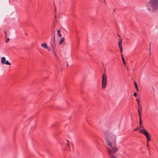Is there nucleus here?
I'll use <instances>...</instances> for the list:
<instances>
[{
  "instance_id": "nucleus-2",
  "label": "nucleus",
  "mask_w": 158,
  "mask_h": 158,
  "mask_svg": "<svg viewBox=\"0 0 158 158\" xmlns=\"http://www.w3.org/2000/svg\"><path fill=\"white\" fill-rule=\"evenodd\" d=\"M148 7L150 11L158 10V0H151L148 5Z\"/></svg>"
},
{
  "instance_id": "nucleus-14",
  "label": "nucleus",
  "mask_w": 158,
  "mask_h": 158,
  "mask_svg": "<svg viewBox=\"0 0 158 158\" xmlns=\"http://www.w3.org/2000/svg\"><path fill=\"white\" fill-rule=\"evenodd\" d=\"M5 64H8V65H11V63L10 62H9L8 60H7L5 62Z\"/></svg>"
},
{
  "instance_id": "nucleus-19",
  "label": "nucleus",
  "mask_w": 158,
  "mask_h": 158,
  "mask_svg": "<svg viewBox=\"0 0 158 158\" xmlns=\"http://www.w3.org/2000/svg\"><path fill=\"white\" fill-rule=\"evenodd\" d=\"M139 129V127L136 128L134 129V131H137L138 129Z\"/></svg>"
},
{
  "instance_id": "nucleus-5",
  "label": "nucleus",
  "mask_w": 158,
  "mask_h": 158,
  "mask_svg": "<svg viewBox=\"0 0 158 158\" xmlns=\"http://www.w3.org/2000/svg\"><path fill=\"white\" fill-rule=\"evenodd\" d=\"M50 46L49 47V48L55 49L56 46L55 42L54 41H52L50 42Z\"/></svg>"
},
{
  "instance_id": "nucleus-29",
  "label": "nucleus",
  "mask_w": 158,
  "mask_h": 158,
  "mask_svg": "<svg viewBox=\"0 0 158 158\" xmlns=\"http://www.w3.org/2000/svg\"><path fill=\"white\" fill-rule=\"evenodd\" d=\"M104 2L105 3V0H104Z\"/></svg>"
},
{
  "instance_id": "nucleus-24",
  "label": "nucleus",
  "mask_w": 158,
  "mask_h": 158,
  "mask_svg": "<svg viewBox=\"0 0 158 158\" xmlns=\"http://www.w3.org/2000/svg\"><path fill=\"white\" fill-rule=\"evenodd\" d=\"M55 35H53V41H55Z\"/></svg>"
},
{
  "instance_id": "nucleus-7",
  "label": "nucleus",
  "mask_w": 158,
  "mask_h": 158,
  "mask_svg": "<svg viewBox=\"0 0 158 158\" xmlns=\"http://www.w3.org/2000/svg\"><path fill=\"white\" fill-rule=\"evenodd\" d=\"M122 40L121 39L119 41V42L118 43V46L119 48V49H123L122 47Z\"/></svg>"
},
{
  "instance_id": "nucleus-9",
  "label": "nucleus",
  "mask_w": 158,
  "mask_h": 158,
  "mask_svg": "<svg viewBox=\"0 0 158 158\" xmlns=\"http://www.w3.org/2000/svg\"><path fill=\"white\" fill-rule=\"evenodd\" d=\"M121 57H122V60L124 64L125 65L126 64V62H125V61L124 58H123V55L122 54H121Z\"/></svg>"
},
{
  "instance_id": "nucleus-16",
  "label": "nucleus",
  "mask_w": 158,
  "mask_h": 158,
  "mask_svg": "<svg viewBox=\"0 0 158 158\" xmlns=\"http://www.w3.org/2000/svg\"><path fill=\"white\" fill-rule=\"evenodd\" d=\"M52 50V52L53 54L55 56H56V52L55 51V50Z\"/></svg>"
},
{
  "instance_id": "nucleus-15",
  "label": "nucleus",
  "mask_w": 158,
  "mask_h": 158,
  "mask_svg": "<svg viewBox=\"0 0 158 158\" xmlns=\"http://www.w3.org/2000/svg\"><path fill=\"white\" fill-rule=\"evenodd\" d=\"M139 125H140V127H139V128H142V129L144 128V127H143L142 124V122H141V124H139Z\"/></svg>"
},
{
  "instance_id": "nucleus-4",
  "label": "nucleus",
  "mask_w": 158,
  "mask_h": 158,
  "mask_svg": "<svg viewBox=\"0 0 158 158\" xmlns=\"http://www.w3.org/2000/svg\"><path fill=\"white\" fill-rule=\"evenodd\" d=\"M139 130L140 132L143 134L147 138V142L150 140V137L149 134L144 128L143 129H139Z\"/></svg>"
},
{
  "instance_id": "nucleus-8",
  "label": "nucleus",
  "mask_w": 158,
  "mask_h": 158,
  "mask_svg": "<svg viewBox=\"0 0 158 158\" xmlns=\"http://www.w3.org/2000/svg\"><path fill=\"white\" fill-rule=\"evenodd\" d=\"M6 61V58L5 57H3L2 58L1 63L2 64H4L5 63Z\"/></svg>"
},
{
  "instance_id": "nucleus-12",
  "label": "nucleus",
  "mask_w": 158,
  "mask_h": 158,
  "mask_svg": "<svg viewBox=\"0 0 158 158\" xmlns=\"http://www.w3.org/2000/svg\"><path fill=\"white\" fill-rule=\"evenodd\" d=\"M134 84H135V88L137 89V90L138 91L139 89L138 88L137 84L135 82H134Z\"/></svg>"
},
{
  "instance_id": "nucleus-18",
  "label": "nucleus",
  "mask_w": 158,
  "mask_h": 158,
  "mask_svg": "<svg viewBox=\"0 0 158 158\" xmlns=\"http://www.w3.org/2000/svg\"><path fill=\"white\" fill-rule=\"evenodd\" d=\"M9 40V38H8L7 39H6L5 42L6 43L8 42Z\"/></svg>"
},
{
  "instance_id": "nucleus-20",
  "label": "nucleus",
  "mask_w": 158,
  "mask_h": 158,
  "mask_svg": "<svg viewBox=\"0 0 158 158\" xmlns=\"http://www.w3.org/2000/svg\"><path fill=\"white\" fill-rule=\"evenodd\" d=\"M134 96L135 97H137V94L136 93H134Z\"/></svg>"
},
{
  "instance_id": "nucleus-17",
  "label": "nucleus",
  "mask_w": 158,
  "mask_h": 158,
  "mask_svg": "<svg viewBox=\"0 0 158 158\" xmlns=\"http://www.w3.org/2000/svg\"><path fill=\"white\" fill-rule=\"evenodd\" d=\"M136 100L137 102L138 105V106H139V101L138 99V98H136Z\"/></svg>"
},
{
  "instance_id": "nucleus-26",
  "label": "nucleus",
  "mask_w": 158,
  "mask_h": 158,
  "mask_svg": "<svg viewBox=\"0 0 158 158\" xmlns=\"http://www.w3.org/2000/svg\"><path fill=\"white\" fill-rule=\"evenodd\" d=\"M68 66H69V65H68V62H67V67H68Z\"/></svg>"
},
{
  "instance_id": "nucleus-6",
  "label": "nucleus",
  "mask_w": 158,
  "mask_h": 158,
  "mask_svg": "<svg viewBox=\"0 0 158 158\" xmlns=\"http://www.w3.org/2000/svg\"><path fill=\"white\" fill-rule=\"evenodd\" d=\"M41 46L44 49H48V48L46 43L42 44H41Z\"/></svg>"
},
{
  "instance_id": "nucleus-30",
  "label": "nucleus",
  "mask_w": 158,
  "mask_h": 158,
  "mask_svg": "<svg viewBox=\"0 0 158 158\" xmlns=\"http://www.w3.org/2000/svg\"><path fill=\"white\" fill-rule=\"evenodd\" d=\"M4 33H5V34L6 35V32H4Z\"/></svg>"
},
{
  "instance_id": "nucleus-1",
  "label": "nucleus",
  "mask_w": 158,
  "mask_h": 158,
  "mask_svg": "<svg viewBox=\"0 0 158 158\" xmlns=\"http://www.w3.org/2000/svg\"><path fill=\"white\" fill-rule=\"evenodd\" d=\"M105 139L106 144L110 146L112 149L113 151L110 148H107L108 153L111 158H116V157L113 155V152L116 153L118 151V149L116 147L115 143L111 141L115 140V138L112 135V133L108 131H106L105 133Z\"/></svg>"
},
{
  "instance_id": "nucleus-11",
  "label": "nucleus",
  "mask_w": 158,
  "mask_h": 158,
  "mask_svg": "<svg viewBox=\"0 0 158 158\" xmlns=\"http://www.w3.org/2000/svg\"><path fill=\"white\" fill-rule=\"evenodd\" d=\"M139 124H141V122H142L141 119V113L139 114Z\"/></svg>"
},
{
  "instance_id": "nucleus-10",
  "label": "nucleus",
  "mask_w": 158,
  "mask_h": 158,
  "mask_svg": "<svg viewBox=\"0 0 158 158\" xmlns=\"http://www.w3.org/2000/svg\"><path fill=\"white\" fill-rule=\"evenodd\" d=\"M64 41V38H62L60 39L59 41V44H61Z\"/></svg>"
},
{
  "instance_id": "nucleus-23",
  "label": "nucleus",
  "mask_w": 158,
  "mask_h": 158,
  "mask_svg": "<svg viewBox=\"0 0 158 158\" xmlns=\"http://www.w3.org/2000/svg\"><path fill=\"white\" fill-rule=\"evenodd\" d=\"M148 146H149V144H148V142H147V147L148 148ZM148 151L149 152V149L148 148Z\"/></svg>"
},
{
  "instance_id": "nucleus-21",
  "label": "nucleus",
  "mask_w": 158,
  "mask_h": 158,
  "mask_svg": "<svg viewBox=\"0 0 158 158\" xmlns=\"http://www.w3.org/2000/svg\"><path fill=\"white\" fill-rule=\"evenodd\" d=\"M138 112L139 114L141 113V112H140V110H139V107H138Z\"/></svg>"
},
{
  "instance_id": "nucleus-27",
  "label": "nucleus",
  "mask_w": 158,
  "mask_h": 158,
  "mask_svg": "<svg viewBox=\"0 0 158 158\" xmlns=\"http://www.w3.org/2000/svg\"><path fill=\"white\" fill-rule=\"evenodd\" d=\"M150 50H149V53H150V55H151V52H150Z\"/></svg>"
},
{
  "instance_id": "nucleus-3",
  "label": "nucleus",
  "mask_w": 158,
  "mask_h": 158,
  "mask_svg": "<svg viewBox=\"0 0 158 158\" xmlns=\"http://www.w3.org/2000/svg\"><path fill=\"white\" fill-rule=\"evenodd\" d=\"M107 82V77L105 73H104L102 76V87L103 89L105 88L106 86Z\"/></svg>"
},
{
  "instance_id": "nucleus-13",
  "label": "nucleus",
  "mask_w": 158,
  "mask_h": 158,
  "mask_svg": "<svg viewBox=\"0 0 158 158\" xmlns=\"http://www.w3.org/2000/svg\"><path fill=\"white\" fill-rule=\"evenodd\" d=\"M60 30H57V31L58 34V35L60 37H61L62 35L60 33Z\"/></svg>"
},
{
  "instance_id": "nucleus-28",
  "label": "nucleus",
  "mask_w": 158,
  "mask_h": 158,
  "mask_svg": "<svg viewBox=\"0 0 158 158\" xmlns=\"http://www.w3.org/2000/svg\"><path fill=\"white\" fill-rule=\"evenodd\" d=\"M140 107V110H142L141 107Z\"/></svg>"
},
{
  "instance_id": "nucleus-22",
  "label": "nucleus",
  "mask_w": 158,
  "mask_h": 158,
  "mask_svg": "<svg viewBox=\"0 0 158 158\" xmlns=\"http://www.w3.org/2000/svg\"><path fill=\"white\" fill-rule=\"evenodd\" d=\"M67 143H66V145L68 146H69V142L68 140H67Z\"/></svg>"
},
{
  "instance_id": "nucleus-25",
  "label": "nucleus",
  "mask_w": 158,
  "mask_h": 158,
  "mask_svg": "<svg viewBox=\"0 0 158 158\" xmlns=\"http://www.w3.org/2000/svg\"><path fill=\"white\" fill-rule=\"evenodd\" d=\"M123 50H120V52H121V54H122V52H123Z\"/></svg>"
}]
</instances>
